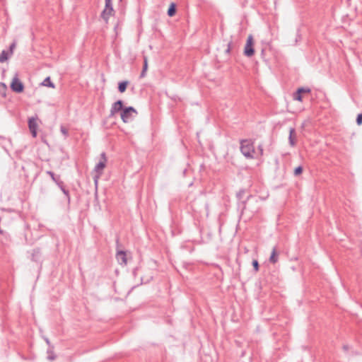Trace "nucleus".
<instances>
[{
    "label": "nucleus",
    "instance_id": "f257e3e1",
    "mask_svg": "<svg viewBox=\"0 0 362 362\" xmlns=\"http://www.w3.org/2000/svg\"><path fill=\"white\" fill-rule=\"evenodd\" d=\"M138 115L137 110L132 106L125 107L120 116L124 123H129L132 122Z\"/></svg>",
    "mask_w": 362,
    "mask_h": 362
},
{
    "label": "nucleus",
    "instance_id": "f03ea898",
    "mask_svg": "<svg viewBox=\"0 0 362 362\" xmlns=\"http://www.w3.org/2000/svg\"><path fill=\"white\" fill-rule=\"evenodd\" d=\"M240 151L247 158H252L255 153L253 144L249 140H243L240 142Z\"/></svg>",
    "mask_w": 362,
    "mask_h": 362
},
{
    "label": "nucleus",
    "instance_id": "7ed1b4c3",
    "mask_svg": "<svg viewBox=\"0 0 362 362\" xmlns=\"http://www.w3.org/2000/svg\"><path fill=\"white\" fill-rule=\"evenodd\" d=\"M47 174H48L52 180L56 183V185L60 188L64 194L67 197L68 200H70L69 192V190L65 189L64 186V182L60 180L59 175H56L52 171H47Z\"/></svg>",
    "mask_w": 362,
    "mask_h": 362
},
{
    "label": "nucleus",
    "instance_id": "20e7f679",
    "mask_svg": "<svg viewBox=\"0 0 362 362\" xmlns=\"http://www.w3.org/2000/svg\"><path fill=\"white\" fill-rule=\"evenodd\" d=\"M113 13L114 9L112 0H105V6L104 10L101 13V18L106 23H107L110 16L113 15Z\"/></svg>",
    "mask_w": 362,
    "mask_h": 362
},
{
    "label": "nucleus",
    "instance_id": "39448f33",
    "mask_svg": "<svg viewBox=\"0 0 362 362\" xmlns=\"http://www.w3.org/2000/svg\"><path fill=\"white\" fill-rule=\"evenodd\" d=\"M11 89L17 93H22L24 90V85L21 81V80L18 78V74H16V76L13 77L11 84H10Z\"/></svg>",
    "mask_w": 362,
    "mask_h": 362
},
{
    "label": "nucleus",
    "instance_id": "423d86ee",
    "mask_svg": "<svg viewBox=\"0 0 362 362\" xmlns=\"http://www.w3.org/2000/svg\"><path fill=\"white\" fill-rule=\"evenodd\" d=\"M253 37L250 35L247 39V42L244 49V54L247 57H252L255 54V49L253 47Z\"/></svg>",
    "mask_w": 362,
    "mask_h": 362
},
{
    "label": "nucleus",
    "instance_id": "0eeeda50",
    "mask_svg": "<svg viewBox=\"0 0 362 362\" xmlns=\"http://www.w3.org/2000/svg\"><path fill=\"white\" fill-rule=\"evenodd\" d=\"M125 107H124V102L122 100H118L115 102L111 107L110 117L114 116L116 113L120 112H122L123 110Z\"/></svg>",
    "mask_w": 362,
    "mask_h": 362
},
{
    "label": "nucleus",
    "instance_id": "6e6552de",
    "mask_svg": "<svg viewBox=\"0 0 362 362\" xmlns=\"http://www.w3.org/2000/svg\"><path fill=\"white\" fill-rule=\"evenodd\" d=\"M28 124L32 136L36 137L37 129V119L34 117L28 118Z\"/></svg>",
    "mask_w": 362,
    "mask_h": 362
},
{
    "label": "nucleus",
    "instance_id": "1a4fd4ad",
    "mask_svg": "<svg viewBox=\"0 0 362 362\" xmlns=\"http://www.w3.org/2000/svg\"><path fill=\"white\" fill-rule=\"evenodd\" d=\"M310 92V89L309 88L300 87L298 88L296 91L293 93V98L295 100L302 101L303 100V94L308 93Z\"/></svg>",
    "mask_w": 362,
    "mask_h": 362
},
{
    "label": "nucleus",
    "instance_id": "9d476101",
    "mask_svg": "<svg viewBox=\"0 0 362 362\" xmlns=\"http://www.w3.org/2000/svg\"><path fill=\"white\" fill-rule=\"evenodd\" d=\"M116 258L121 265H126L127 263L126 252L122 250H117Z\"/></svg>",
    "mask_w": 362,
    "mask_h": 362
},
{
    "label": "nucleus",
    "instance_id": "9b49d317",
    "mask_svg": "<svg viewBox=\"0 0 362 362\" xmlns=\"http://www.w3.org/2000/svg\"><path fill=\"white\" fill-rule=\"evenodd\" d=\"M296 130L294 128L291 127L289 129V136H288V142L291 146H294L296 145Z\"/></svg>",
    "mask_w": 362,
    "mask_h": 362
},
{
    "label": "nucleus",
    "instance_id": "f8f14e48",
    "mask_svg": "<svg viewBox=\"0 0 362 362\" xmlns=\"http://www.w3.org/2000/svg\"><path fill=\"white\" fill-rule=\"evenodd\" d=\"M32 260L39 262L41 260V251L40 248H35L32 252Z\"/></svg>",
    "mask_w": 362,
    "mask_h": 362
},
{
    "label": "nucleus",
    "instance_id": "ddd939ff",
    "mask_svg": "<svg viewBox=\"0 0 362 362\" xmlns=\"http://www.w3.org/2000/svg\"><path fill=\"white\" fill-rule=\"evenodd\" d=\"M278 261V253L276 251V248L274 247L272 250V252L271 253L270 257H269V262L271 263H276Z\"/></svg>",
    "mask_w": 362,
    "mask_h": 362
},
{
    "label": "nucleus",
    "instance_id": "4468645a",
    "mask_svg": "<svg viewBox=\"0 0 362 362\" xmlns=\"http://www.w3.org/2000/svg\"><path fill=\"white\" fill-rule=\"evenodd\" d=\"M105 161H103V160H100L95 167V171L97 173H99L100 174L103 169L105 168Z\"/></svg>",
    "mask_w": 362,
    "mask_h": 362
},
{
    "label": "nucleus",
    "instance_id": "2eb2a0df",
    "mask_svg": "<svg viewBox=\"0 0 362 362\" xmlns=\"http://www.w3.org/2000/svg\"><path fill=\"white\" fill-rule=\"evenodd\" d=\"M42 86L54 88L55 87L54 83L51 81L50 77H46L41 83Z\"/></svg>",
    "mask_w": 362,
    "mask_h": 362
},
{
    "label": "nucleus",
    "instance_id": "dca6fc26",
    "mask_svg": "<svg viewBox=\"0 0 362 362\" xmlns=\"http://www.w3.org/2000/svg\"><path fill=\"white\" fill-rule=\"evenodd\" d=\"M129 82L127 81H122L118 83V90L120 93H124L127 87Z\"/></svg>",
    "mask_w": 362,
    "mask_h": 362
},
{
    "label": "nucleus",
    "instance_id": "f3484780",
    "mask_svg": "<svg viewBox=\"0 0 362 362\" xmlns=\"http://www.w3.org/2000/svg\"><path fill=\"white\" fill-rule=\"evenodd\" d=\"M175 13H176V5L175 3H171L168 9L167 13L170 17H172L175 14Z\"/></svg>",
    "mask_w": 362,
    "mask_h": 362
},
{
    "label": "nucleus",
    "instance_id": "a211bd4d",
    "mask_svg": "<svg viewBox=\"0 0 362 362\" xmlns=\"http://www.w3.org/2000/svg\"><path fill=\"white\" fill-rule=\"evenodd\" d=\"M9 55H11V54L8 53V51L3 50L1 52V53L0 54V62L4 63L6 61H7V59L9 57Z\"/></svg>",
    "mask_w": 362,
    "mask_h": 362
},
{
    "label": "nucleus",
    "instance_id": "6ab92c4d",
    "mask_svg": "<svg viewBox=\"0 0 362 362\" xmlns=\"http://www.w3.org/2000/svg\"><path fill=\"white\" fill-rule=\"evenodd\" d=\"M147 69H148L147 58L144 57L143 69H142V71H141V72L140 74V78H144L146 76V72L147 71Z\"/></svg>",
    "mask_w": 362,
    "mask_h": 362
},
{
    "label": "nucleus",
    "instance_id": "aec40b11",
    "mask_svg": "<svg viewBox=\"0 0 362 362\" xmlns=\"http://www.w3.org/2000/svg\"><path fill=\"white\" fill-rule=\"evenodd\" d=\"M47 359L49 360V361H53L54 360L55 358V355L54 354V352H53V347H49L48 349H47Z\"/></svg>",
    "mask_w": 362,
    "mask_h": 362
},
{
    "label": "nucleus",
    "instance_id": "412c9836",
    "mask_svg": "<svg viewBox=\"0 0 362 362\" xmlns=\"http://www.w3.org/2000/svg\"><path fill=\"white\" fill-rule=\"evenodd\" d=\"M250 198H253L252 196H249L246 201L240 202L238 204V209H241L242 211L246 208V203L250 199Z\"/></svg>",
    "mask_w": 362,
    "mask_h": 362
},
{
    "label": "nucleus",
    "instance_id": "4be33fe9",
    "mask_svg": "<svg viewBox=\"0 0 362 362\" xmlns=\"http://www.w3.org/2000/svg\"><path fill=\"white\" fill-rule=\"evenodd\" d=\"M303 167L299 165L294 169V175L296 176L300 175L303 173Z\"/></svg>",
    "mask_w": 362,
    "mask_h": 362
},
{
    "label": "nucleus",
    "instance_id": "5701e85b",
    "mask_svg": "<svg viewBox=\"0 0 362 362\" xmlns=\"http://www.w3.org/2000/svg\"><path fill=\"white\" fill-rule=\"evenodd\" d=\"M245 193V189H240L239 192H237L236 197L238 200H240L243 199L244 194Z\"/></svg>",
    "mask_w": 362,
    "mask_h": 362
},
{
    "label": "nucleus",
    "instance_id": "b1692460",
    "mask_svg": "<svg viewBox=\"0 0 362 362\" xmlns=\"http://www.w3.org/2000/svg\"><path fill=\"white\" fill-rule=\"evenodd\" d=\"M60 132H62V134L65 137H67V136H68V135H69L68 129H67L66 128H65L64 127L61 126V127H60Z\"/></svg>",
    "mask_w": 362,
    "mask_h": 362
},
{
    "label": "nucleus",
    "instance_id": "393cba45",
    "mask_svg": "<svg viewBox=\"0 0 362 362\" xmlns=\"http://www.w3.org/2000/svg\"><path fill=\"white\" fill-rule=\"evenodd\" d=\"M252 267H253V268H254V270H255V272H257V271L259 270V262H258V261H257V259H254V260L252 261Z\"/></svg>",
    "mask_w": 362,
    "mask_h": 362
},
{
    "label": "nucleus",
    "instance_id": "a878e982",
    "mask_svg": "<svg viewBox=\"0 0 362 362\" xmlns=\"http://www.w3.org/2000/svg\"><path fill=\"white\" fill-rule=\"evenodd\" d=\"M356 122L358 125L362 124V113H360L357 115Z\"/></svg>",
    "mask_w": 362,
    "mask_h": 362
},
{
    "label": "nucleus",
    "instance_id": "bb28decb",
    "mask_svg": "<svg viewBox=\"0 0 362 362\" xmlns=\"http://www.w3.org/2000/svg\"><path fill=\"white\" fill-rule=\"evenodd\" d=\"M16 47V42H12L9 46V50L8 51V53L11 55L13 54V49Z\"/></svg>",
    "mask_w": 362,
    "mask_h": 362
},
{
    "label": "nucleus",
    "instance_id": "cd10ccee",
    "mask_svg": "<svg viewBox=\"0 0 362 362\" xmlns=\"http://www.w3.org/2000/svg\"><path fill=\"white\" fill-rule=\"evenodd\" d=\"M100 156H101V158L103 159L102 160H103V161H105V162H106L105 153L103 152V153H101V155H100Z\"/></svg>",
    "mask_w": 362,
    "mask_h": 362
},
{
    "label": "nucleus",
    "instance_id": "c85d7f7f",
    "mask_svg": "<svg viewBox=\"0 0 362 362\" xmlns=\"http://www.w3.org/2000/svg\"><path fill=\"white\" fill-rule=\"evenodd\" d=\"M342 348H343L344 351H347L349 349V346L347 345V344H344V345H343Z\"/></svg>",
    "mask_w": 362,
    "mask_h": 362
},
{
    "label": "nucleus",
    "instance_id": "c756f323",
    "mask_svg": "<svg viewBox=\"0 0 362 362\" xmlns=\"http://www.w3.org/2000/svg\"><path fill=\"white\" fill-rule=\"evenodd\" d=\"M45 340L47 344L49 345V346L50 347V341H49V339L45 338Z\"/></svg>",
    "mask_w": 362,
    "mask_h": 362
},
{
    "label": "nucleus",
    "instance_id": "7c9ffc66",
    "mask_svg": "<svg viewBox=\"0 0 362 362\" xmlns=\"http://www.w3.org/2000/svg\"><path fill=\"white\" fill-rule=\"evenodd\" d=\"M300 38V36L299 35H297V37L296 38V43H297V42L298 41V40Z\"/></svg>",
    "mask_w": 362,
    "mask_h": 362
},
{
    "label": "nucleus",
    "instance_id": "2f4dec72",
    "mask_svg": "<svg viewBox=\"0 0 362 362\" xmlns=\"http://www.w3.org/2000/svg\"><path fill=\"white\" fill-rule=\"evenodd\" d=\"M116 243H117V247L119 246V239L117 238V240H116Z\"/></svg>",
    "mask_w": 362,
    "mask_h": 362
},
{
    "label": "nucleus",
    "instance_id": "473e14b6",
    "mask_svg": "<svg viewBox=\"0 0 362 362\" xmlns=\"http://www.w3.org/2000/svg\"><path fill=\"white\" fill-rule=\"evenodd\" d=\"M229 51H230V45H228V47L226 49V52H229Z\"/></svg>",
    "mask_w": 362,
    "mask_h": 362
},
{
    "label": "nucleus",
    "instance_id": "72a5a7b5",
    "mask_svg": "<svg viewBox=\"0 0 362 362\" xmlns=\"http://www.w3.org/2000/svg\"><path fill=\"white\" fill-rule=\"evenodd\" d=\"M95 186L97 187V185H98V180H97V178L95 179Z\"/></svg>",
    "mask_w": 362,
    "mask_h": 362
},
{
    "label": "nucleus",
    "instance_id": "f704fd0d",
    "mask_svg": "<svg viewBox=\"0 0 362 362\" xmlns=\"http://www.w3.org/2000/svg\"><path fill=\"white\" fill-rule=\"evenodd\" d=\"M3 147H4V148L6 151V145H4V146H3Z\"/></svg>",
    "mask_w": 362,
    "mask_h": 362
},
{
    "label": "nucleus",
    "instance_id": "c9c22d12",
    "mask_svg": "<svg viewBox=\"0 0 362 362\" xmlns=\"http://www.w3.org/2000/svg\"><path fill=\"white\" fill-rule=\"evenodd\" d=\"M6 141H7L8 144L11 143L10 140H7Z\"/></svg>",
    "mask_w": 362,
    "mask_h": 362
},
{
    "label": "nucleus",
    "instance_id": "e433bc0d",
    "mask_svg": "<svg viewBox=\"0 0 362 362\" xmlns=\"http://www.w3.org/2000/svg\"><path fill=\"white\" fill-rule=\"evenodd\" d=\"M2 233V231L0 230V233Z\"/></svg>",
    "mask_w": 362,
    "mask_h": 362
}]
</instances>
